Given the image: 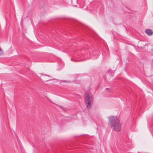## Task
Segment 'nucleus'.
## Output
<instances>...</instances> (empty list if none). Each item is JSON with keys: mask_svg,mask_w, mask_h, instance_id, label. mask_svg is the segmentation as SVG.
I'll use <instances>...</instances> for the list:
<instances>
[{"mask_svg": "<svg viewBox=\"0 0 153 153\" xmlns=\"http://www.w3.org/2000/svg\"><path fill=\"white\" fill-rule=\"evenodd\" d=\"M109 121L113 130L117 132H119L121 130V125L119 120L116 117L110 116L109 118Z\"/></svg>", "mask_w": 153, "mask_h": 153, "instance_id": "nucleus-1", "label": "nucleus"}, {"mask_svg": "<svg viewBox=\"0 0 153 153\" xmlns=\"http://www.w3.org/2000/svg\"><path fill=\"white\" fill-rule=\"evenodd\" d=\"M84 97L86 107L88 109L91 108V104L93 101L92 94L90 93H86L84 94Z\"/></svg>", "mask_w": 153, "mask_h": 153, "instance_id": "nucleus-2", "label": "nucleus"}, {"mask_svg": "<svg viewBox=\"0 0 153 153\" xmlns=\"http://www.w3.org/2000/svg\"><path fill=\"white\" fill-rule=\"evenodd\" d=\"M145 33L148 35H152L153 34L152 30L150 29H146L145 31Z\"/></svg>", "mask_w": 153, "mask_h": 153, "instance_id": "nucleus-3", "label": "nucleus"}, {"mask_svg": "<svg viewBox=\"0 0 153 153\" xmlns=\"http://www.w3.org/2000/svg\"><path fill=\"white\" fill-rule=\"evenodd\" d=\"M46 76L45 75H42V79L43 81H47L48 80V79H47V76Z\"/></svg>", "mask_w": 153, "mask_h": 153, "instance_id": "nucleus-4", "label": "nucleus"}]
</instances>
